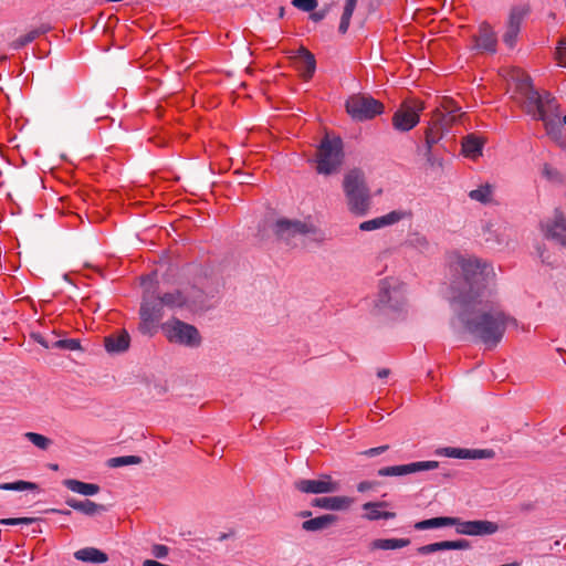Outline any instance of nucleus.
<instances>
[{
	"mask_svg": "<svg viewBox=\"0 0 566 566\" xmlns=\"http://www.w3.org/2000/svg\"><path fill=\"white\" fill-rule=\"evenodd\" d=\"M272 231L275 238L286 245H292L294 239L298 235L313 234L317 241L324 239L322 232L313 223L297 219L279 218L272 224Z\"/></svg>",
	"mask_w": 566,
	"mask_h": 566,
	"instance_id": "39448f33",
	"label": "nucleus"
},
{
	"mask_svg": "<svg viewBox=\"0 0 566 566\" xmlns=\"http://www.w3.org/2000/svg\"><path fill=\"white\" fill-rule=\"evenodd\" d=\"M470 542L467 539L446 541V548L448 549H468L470 548Z\"/></svg>",
	"mask_w": 566,
	"mask_h": 566,
	"instance_id": "de8ad7c7",
	"label": "nucleus"
},
{
	"mask_svg": "<svg viewBox=\"0 0 566 566\" xmlns=\"http://www.w3.org/2000/svg\"><path fill=\"white\" fill-rule=\"evenodd\" d=\"M560 124H565L566 125V115L563 117V120H560Z\"/></svg>",
	"mask_w": 566,
	"mask_h": 566,
	"instance_id": "e2e57ef3",
	"label": "nucleus"
},
{
	"mask_svg": "<svg viewBox=\"0 0 566 566\" xmlns=\"http://www.w3.org/2000/svg\"><path fill=\"white\" fill-rule=\"evenodd\" d=\"M63 484L72 492L82 495H95L99 492V486L94 483H86L74 479L64 480Z\"/></svg>",
	"mask_w": 566,
	"mask_h": 566,
	"instance_id": "393cba45",
	"label": "nucleus"
},
{
	"mask_svg": "<svg viewBox=\"0 0 566 566\" xmlns=\"http://www.w3.org/2000/svg\"><path fill=\"white\" fill-rule=\"evenodd\" d=\"M433 120L438 124H442L446 132L458 120L459 117L444 113L441 108H436L432 113Z\"/></svg>",
	"mask_w": 566,
	"mask_h": 566,
	"instance_id": "473e14b6",
	"label": "nucleus"
},
{
	"mask_svg": "<svg viewBox=\"0 0 566 566\" xmlns=\"http://www.w3.org/2000/svg\"><path fill=\"white\" fill-rule=\"evenodd\" d=\"M32 338L39 343L40 345H42L44 348H50V347H53L52 344H50L45 337L41 334H32Z\"/></svg>",
	"mask_w": 566,
	"mask_h": 566,
	"instance_id": "6e6d98bb",
	"label": "nucleus"
},
{
	"mask_svg": "<svg viewBox=\"0 0 566 566\" xmlns=\"http://www.w3.org/2000/svg\"><path fill=\"white\" fill-rule=\"evenodd\" d=\"M424 109L423 103L418 99L406 101L395 112L392 126L399 132H409L420 120V113Z\"/></svg>",
	"mask_w": 566,
	"mask_h": 566,
	"instance_id": "1a4fd4ad",
	"label": "nucleus"
},
{
	"mask_svg": "<svg viewBox=\"0 0 566 566\" xmlns=\"http://www.w3.org/2000/svg\"><path fill=\"white\" fill-rule=\"evenodd\" d=\"M410 544L409 538H377L370 543L371 549H398Z\"/></svg>",
	"mask_w": 566,
	"mask_h": 566,
	"instance_id": "a878e982",
	"label": "nucleus"
},
{
	"mask_svg": "<svg viewBox=\"0 0 566 566\" xmlns=\"http://www.w3.org/2000/svg\"><path fill=\"white\" fill-rule=\"evenodd\" d=\"M343 188L349 210L355 214H365L369 208L370 196L363 170H349L344 177Z\"/></svg>",
	"mask_w": 566,
	"mask_h": 566,
	"instance_id": "7ed1b4c3",
	"label": "nucleus"
},
{
	"mask_svg": "<svg viewBox=\"0 0 566 566\" xmlns=\"http://www.w3.org/2000/svg\"><path fill=\"white\" fill-rule=\"evenodd\" d=\"M483 143L474 135H468L462 142V153L470 158L482 155Z\"/></svg>",
	"mask_w": 566,
	"mask_h": 566,
	"instance_id": "bb28decb",
	"label": "nucleus"
},
{
	"mask_svg": "<svg viewBox=\"0 0 566 566\" xmlns=\"http://www.w3.org/2000/svg\"><path fill=\"white\" fill-rule=\"evenodd\" d=\"M494 457V451L491 449H469L467 459H491Z\"/></svg>",
	"mask_w": 566,
	"mask_h": 566,
	"instance_id": "c03bdc74",
	"label": "nucleus"
},
{
	"mask_svg": "<svg viewBox=\"0 0 566 566\" xmlns=\"http://www.w3.org/2000/svg\"><path fill=\"white\" fill-rule=\"evenodd\" d=\"M163 332L170 343L198 347L201 343L199 331L188 323L174 318L163 324Z\"/></svg>",
	"mask_w": 566,
	"mask_h": 566,
	"instance_id": "0eeeda50",
	"label": "nucleus"
},
{
	"mask_svg": "<svg viewBox=\"0 0 566 566\" xmlns=\"http://www.w3.org/2000/svg\"><path fill=\"white\" fill-rule=\"evenodd\" d=\"M406 245L421 253L427 252L430 248V243L427 237L418 232L409 235L408 240L406 241Z\"/></svg>",
	"mask_w": 566,
	"mask_h": 566,
	"instance_id": "2f4dec72",
	"label": "nucleus"
},
{
	"mask_svg": "<svg viewBox=\"0 0 566 566\" xmlns=\"http://www.w3.org/2000/svg\"><path fill=\"white\" fill-rule=\"evenodd\" d=\"M403 218V213L401 211H391L385 216L364 221L359 224V229L361 231H373L376 229H380L387 226H391Z\"/></svg>",
	"mask_w": 566,
	"mask_h": 566,
	"instance_id": "aec40b11",
	"label": "nucleus"
},
{
	"mask_svg": "<svg viewBox=\"0 0 566 566\" xmlns=\"http://www.w3.org/2000/svg\"><path fill=\"white\" fill-rule=\"evenodd\" d=\"M328 9H322L318 11H312L310 14V19L314 22H319L327 15Z\"/></svg>",
	"mask_w": 566,
	"mask_h": 566,
	"instance_id": "603ef678",
	"label": "nucleus"
},
{
	"mask_svg": "<svg viewBox=\"0 0 566 566\" xmlns=\"http://www.w3.org/2000/svg\"><path fill=\"white\" fill-rule=\"evenodd\" d=\"M545 237L566 247V217L560 210L556 209L553 221L546 224Z\"/></svg>",
	"mask_w": 566,
	"mask_h": 566,
	"instance_id": "dca6fc26",
	"label": "nucleus"
},
{
	"mask_svg": "<svg viewBox=\"0 0 566 566\" xmlns=\"http://www.w3.org/2000/svg\"><path fill=\"white\" fill-rule=\"evenodd\" d=\"M388 506L387 502H367L363 505L366 511L364 517L368 521H377L380 518L390 520L396 516L395 512L381 511V507Z\"/></svg>",
	"mask_w": 566,
	"mask_h": 566,
	"instance_id": "412c9836",
	"label": "nucleus"
},
{
	"mask_svg": "<svg viewBox=\"0 0 566 566\" xmlns=\"http://www.w3.org/2000/svg\"><path fill=\"white\" fill-rule=\"evenodd\" d=\"M515 94L522 111L532 116L533 119L543 122L551 138L559 139L562 136V113L556 97L547 91L543 93L537 91L532 83V78L526 74L517 80Z\"/></svg>",
	"mask_w": 566,
	"mask_h": 566,
	"instance_id": "f03ea898",
	"label": "nucleus"
},
{
	"mask_svg": "<svg viewBox=\"0 0 566 566\" xmlns=\"http://www.w3.org/2000/svg\"><path fill=\"white\" fill-rule=\"evenodd\" d=\"M357 1L358 0H346V2H345L344 11H343L339 27H338V31L343 34L346 33L349 28L350 19L356 9Z\"/></svg>",
	"mask_w": 566,
	"mask_h": 566,
	"instance_id": "7c9ffc66",
	"label": "nucleus"
},
{
	"mask_svg": "<svg viewBox=\"0 0 566 566\" xmlns=\"http://www.w3.org/2000/svg\"><path fill=\"white\" fill-rule=\"evenodd\" d=\"M38 485L32 482L27 481H17L10 483H0V490L6 491H25V490H35Z\"/></svg>",
	"mask_w": 566,
	"mask_h": 566,
	"instance_id": "f704fd0d",
	"label": "nucleus"
},
{
	"mask_svg": "<svg viewBox=\"0 0 566 566\" xmlns=\"http://www.w3.org/2000/svg\"><path fill=\"white\" fill-rule=\"evenodd\" d=\"M438 467V461H419L408 464L384 467L377 471V474L379 476H401L420 471L436 470Z\"/></svg>",
	"mask_w": 566,
	"mask_h": 566,
	"instance_id": "ddd939ff",
	"label": "nucleus"
},
{
	"mask_svg": "<svg viewBox=\"0 0 566 566\" xmlns=\"http://www.w3.org/2000/svg\"><path fill=\"white\" fill-rule=\"evenodd\" d=\"M389 373H390L389 369L384 368V369H380L377 375L379 378H386L389 375Z\"/></svg>",
	"mask_w": 566,
	"mask_h": 566,
	"instance_id": "bf43d9fd",
	"label": "nucleus"
},
{
	"mask_svg": "<svg viewBox=\"0 0 566 566\" xmlns=\"http://www.w3.org/2000/svg\"><path fill=\"white\" fill-rule=\"evenodd\" d=\"M405 304V292L397 279L386 277L379 282L376 306L391 311H400Z\"/></svg>",
	"mask_w": 566,
	"mask_h": 566,
	"instance_id": "6e6552de",
	"label": "nucleus"
},
{
	"mask_svg": "<svg viewBox=\"0 0 566 566\" xmlns=\"http://www.w3.org/2000/svg\"><path fill=\"white\" fill-rule=\"evenodd\" d=\"M66 504L73 510H76L82 513L84 501H78L76 499L71 497L66 500Z\"/></svg>",
	"mask_w": 566,
	"mask_h": 566,
	"instance_id": "5fc2aeb1",
	"label": "nucleus"
},
{
	"mask_svg": "<svg viewBox=\"0 0 566 566\" xmlns=\"http://www.w3.org/2000/svg\"><path fill=\"white\" fill-rule=\"evenodd\" d=\"M453 523H455L454 517L439 516L417 522L415 524V528L418 531H424L443 526H452Z\"/></svg>",
	"mask_w": 566,
	"mask_h": 566,
	"instance_id": "cd10ccee",
	"label": "nucleus"
},
{
	"mask_svg": "<svg viewBox=\"0 0 566 566\" xmlns=\"http://www.w3.org/2000/svg\"><path fill=\"white\" fill-rule=\"evenodd\" d=\"M53 512H56V513H60V514H64V515H70L71 514V511H63V510H52Z\"/></svg>",
	"mask_w": 566,
	"mask_h": 566,
	"instance_id": "680f3d73",
	"label": "nucleus"
},
{
	"mask_svg": "<svg viewBox=\"0 0 566 566\" xmlns=\"http://www.w3.org/2000/svg\"><path fill=\"white\" fill-rule=\"evenodd\" d=\"M151 553L156 558H166L169 553V548L163 544H155L151 548Z\"/></svg>",
	"mask_w": 566,
	"mask_h": 566,
	"instance_id": "09e8293b",
	"label": "nucleus"
},
{
	"mask_svg": "<svg viewBox=\"0 0 566 566\" xmlns=\"http://www.w3.org/2000/svg\"><path fill=\"white\" fill-rule=\"evenodd\" d=\"M555 59L560 66H566V36L559 40L555 52Z\"/></svg>",
	"mask_w": 566,
	"mask_h": 566,
	"instance_id": "a18cd8bd",
	"label": "nucleus"
},
{
	"mask_svg": "<svg viewBox=\"0 0 566 566\" xmlns=\"http://www.w3.org/2000/svg\"><path fill=\"white\" fill-rule=\"evenodd\" d=\"M455 523L452 526H455V532L461 535L469 536H483V535H492L497 532L499 525L491 521H462L459 517H454Z\"/></svg>",
	"mask_w": 566,
	"mask_h": 566,
	"instance_id": "f8f14e48",
	"label": "nucleus"
},
{
	"mask_svg": "<svg viewBox=\"0 0 566 566\" xmlns=\"http://www.w3.org/2000/svg\"><path fill=\"white\" fill-rule=\"evenodd\" d=\"M160 298L164 305L170 308L181 307L188 303V297L180 291L165 293Z\"/></svg>",
	"mask_w": 566,
	"mask_h": 566,
	"instance_id": "c756f323",
	"label": "nucleus"
},
{
	"mask_svg": "<svg viewBox=\"0 0 566 566\" xmlns=\"http://www.w3.org/2000/svg\"><path fill=\"white\" fill-rule=\"evenodd\" d=\"M371 488V483L368 481H363L357 485V490L359 492H365Z\"/></svg>",
	"mask_w": 566,
	"mask_h": 566,
	"instance_id": "4d7b16f0",
	"label": "nucleus"
},
{
	"mask_svg": "<svg viewBox=\"0 0 566 566\" xmlns=\"http://www.w3.org/2000/svg\"><path fill=\"white\" fill-rule=\"evenodd\" d=\"M543 176L547 180L555 182V184L564 182V176L562 175V172L548 164H545L543 167Z\"/></svg>",
	"mask_w": 566,
	"mask_h": 566,
	"instance_id": "4c0bfd02",
	"label": "nucleus"
},
{
	"mask_svg": "<svg viewBox=\"0 0 566 566\" xmlns=\"http://www.w3.org/2000/svg\"><path fill=\"white\" fill-rule=\"evenodd\" d=\"M338 521V516L334 514H324L314 518L306 520L302 523V528L306 532L322 531Z\"/></svg>",
	"mask_w": 566,
	"mask_h": 566,
	"instance_id": "4be33fe9",
	"label": "nucleus"
},
{
	"mask_svg": "<svg viewBox=\"0 0 566 566\" xmlns=\"http://www.w3.org/2000/svg\"><path fill=\"white\" fill-rule=\"evenodd\" d=\"M346 112L358 122L369 120L384 113V104L368 95L356 94L345 104Z\"/></svg>",
	"mask_w": 566,
	"mask_h": 566,
	"instance_id": "423d86ee",
	"label": "nucleus"
},
{
	"mask_svg": "<svg viewBox=\"0 0 566 566\" xmlns=\"http://www.w3.org/2000/svg\"><path fill=\"white\" fill-rule=\"evenodd\" d=\"M353 502L354 500L348 496L316 497L312 501V506L331 511H342L347 510Z\"/></svg>",
	"mask_w": 566,
	"mask_h": 566,
	"instance_id": "6ab92c4d",
	"label": "nucleus"
},
{
	"mask_svg": "<svg viewBox=\"0 0 566 566\" xmlns=\"http://www.w3.org/2000/svg\"><path fill=\"white\" fill-rule=\"evenodd\" d=\"M469 197L474 201L489 205L493 200V187L490 184L482 185L478 189L471 190Z\"/></svg>",
	"mask_w": 566,
	"mask_h": 566,
	"instance_id": "c85d7f7f",
	"label": "nucleus"
},
{
	"mask_svg": "<svg viewBox=\"0 0 566 566\" xmlns=\"http://www.w3.org/2000/svg\"><path fill=\"white\" fill-rule=\"evenodd\" d=\"M438 108H441L444 113L450 115L452 114L457 117H461V114L459 113L461 107L450 97H443Z\"/></svg>",
	"mask_w": 566,
	"mask_h": 566,
	"instance_id": "58836bf2",
	"label": "nucleus"
},
{
	"mask_svg": "<svg viewBox=\"0 0 566 566\" xmlns=\"http://www.w3.org/2000/svg\"><path fill=\"white\" fill-rule=\"evenodd\" d=\"M343 159V140L339 137L325 135L316 150V171L322 175H332L339 169Z\"/></svg>",
	"mask_w": 566,
	"mask_h": 566,
	"instance_id": "20e7f679",
	"label": "nucleus"
},
{
	"mask_svg": "<svg viewBox=\"0 0 566 566\" xmlns=\"http://www.w3.org/2000/svg\"><path fill=\"white\" fill-rule=\"evenodd\" d=\"M440 551H447L446 541L427 544L417 548L419 555H429Z\"/></svg>",
	"mask_w": 566,
	"mask_h": 566,
	"instance_id": "ea45409f",
	"label": "nucleus"
},
{
	"mask_svg": "<svg viewBox=\"0 0 566 566\" xmlns=\"http://www.w3.org/2000/svg\"><path fill=\"white\" fill-rule=\"evenodd\" d=\"M439 453L449 458L467 459V455H469V449L448 447L443 448Z\"/></svg>",
	"mask_w": 566,
	"mask_h": 566,
	"instance_id": "79ce46f5",
	"label": "nucleus"
},
{
	"mask_svg": "<svg viewBox=\"0 0 566 566\" xmlns=\"http://www.w3.org/2000/svg\"><path fill=\"white\" fill-rule=\"evenodd\" d=\"M311 515H312V512H311V511H302V512L300 513V516H302V517H308V516H311Z\"/></svg>",
	"mask_w": 566,
	"mask_h": 566,
	"instance_id": "052dcab7",
	"label": "nucleus"
},
{
	"mask_svg": "<svg viewBox=\"0 0 566 566\" xmlns=\"http://www.w3.org/2000/svg\"><path fill=\"white\" fill-rule=\"evenodd\" d=\"M528 9L525 7H513L510 11L509 20L506 23V31L503 34V42L509 46L513 48L516 43L517 35L521 30L522 21L527 14Z\"/></svg>",
	"mask_w": 566,
	"mask_h": 566,
	"instance_id": "4468645a",
	"label": "nucleus"
},
{
	"mask_svg": "<svg viewBox=\"0 0 566 566\" xmlns=\"http://www.w3.org/2000/svg\"><path fill=\"white\" fill-rule=\"evenodd\" d=\"M164 303L160 297L145 300L140 306V323L138 329L143 334H153L157 323L163 317Z\"/></svg>",
	"mask_w": 566,
	"mask_h": 566,
	"instance_id": "9d476101",
	"label": "nucleus"
},
{
	"mask_svg": "<svg viewBox=\"0 0 566 566\" xmlns=\"http://www.w3.org/2000/svg\"><path fill=\"white\" fill-rule=\"evenodd\" d=\"M46 31H48V28L41 27V28H36V29L29 31L27 34H28L29 39L31 40V42H33L40 35L44 34Z\"/></svg>",
	"mask_w": 566,
	"mask_h": 566,
	"instance_id": "864d4df0",
	"label": "nucleus"
},
{
	"mask_svg": "<svg viewBox=\"0 0 566 566\" xmlns=\"http://www.w3.org/2000/svg\"><path fill=\"white\" fill-rule=\"evenodd\" d=\"M451 269L459 275L452 282L454 318L461 331L472 340L486 348L496 347L509 326L517 327V321L505 313L489 287L491 266L476 258L458 255Z\"/></svg>",
	"mask_w": 566,
	"mask_h": 566,
	"instance_id": "f257e3e1",
	"label": "nucleus"
},
{
	"mask_svg": "<svg viewBox=\"0 0 566 566\" xmlns=\"http://www.w3.org/2000/svg\"><path fill=\"white\" fill-rule=\"evenodd\" d=\"M294 489L305 494L334 493L339 490V483L329 474H321L318 479H298L293 483Z\"/></svg>",
	"mask_w": 566,
	"mask_h": 566,
	"instance_id": "9b49d317",
	"label": "nucleus"
},
{
	"mask_svg": "<svg viewBox=\"0 0 566 566\" xmlns=\"http://www.w3.org/2000/svg\"><path fill=\"white\" fill-rule=\"evenodd\" d=\"M130 336L127 331L122 329L104 338V346L109 354H120L129 348Z\"/></svg>",
	"mask_w": 566,
	"mask_h": 566,
	"instance_id": "a211bd4d",
	"label": "nucleus"
},
{
	"mask_svg": "<svg viewBox=\"0 0 566 566\" xmlns=\"http://www.w3.org/2000/svg\"><path fill=\"white\" fill-rule=\"evenodd\" d=\"M77 560L85 563L103 564L108 560V555L95 547H84L74 553Z\"/></svg>",
	"mask_w": 566,
	"mask_h": 566,
	"instance_id": "5701e85b",
	"label": "nucleus"
},
{
	"mask_svg": "<svg viewBox=\"0 0 566 566\" xmlns=\"http://www.w3.org/2000/svg\"><path fill=\"white\" fill-rule=\"evenodd\" d=\"M106 510H107L106 506L103 504H97L91 500H84L82 513L87 516H94L96 514L106 512Z\"/></svg>",
	"mask_w": 566,
	"mask_h": 566,
	"instance_id": "e433bc0d",
	"label": "nucleus"
},
{
	"mask_svg": "<svg viewBox=\"0 0 566 566\" xmlns=\"http://www.w3.org/2000/svg\"><path fill=\"white\" fill-rule=\"evenodd\" d=\"M295 66L300 71L304 81H308L313 77L316 70V60L313 53L306 48L300 46L294 56Z\"/></svg>",
	"mask_w": 566,
	"mask_h": 566,
	"instance_id": "2eb2a0df",
	"label": "nucleus"
},
{
	"mask_svg": "<svg viewBox=\"0 0 566 566\" xmlns=\"http://www.w3.org/2000/svg\"><path fill=\"white\" fill-rule=\"evenodd\" d=\"M474 41L478 49L492 53L496 51V34L488 22L480 24L479 32L474 35Z\"/></svg>",
	"mask_w": 566,
	"mask_h": 566,
	"instance_id": "f3484780",
	"label": "nucleus"
},
{
	"mask_svg": "<svg viewBox=\"0 0 566 566\" xmlns=\"http://www.w3.org/2000/svg\"><path fill=\"white\" fill-rule=\"evenodd\" d=\"M29 43H31V40L29 39L28 34H23L11 42L10 46L13 50H20L24 46H27Z\"/></svg>",
	"mask_w": 566,
	"mask_h": 566,
	"instance_id": "8fccbe9b",
	"label": "nucleus"
},
{
	"mask_svg": "<svg viewBox=\"0 0 566 566\" xmlns=\"http://www.w3.org/2000/svg\"><path fill=\"white\" fill-rule=\"evenodd\" d=\"M292 4L304 12H312L316 9L318 2L317 0H292Z\"/></svg>",
	"mask_w": 566,
	"mask_h": 566,
	"instance_id": "37998d69",
	"label": "nucleus"
},
{
	"mask_svg": "<svg viewBox=\"0 0 566 566\" xmlns=\"http://www.w3.org/2000/svg\"><path fill=\"white\" fill-rule=\"evenodd\" d=\"M235 532L233 530H231L230 532L228 533H221L219 536H218V541L219 542H223L232 536H234Z\"/></svg>",
	"mask_w": 566,
	"mask_h": 566,
	"instance_id": "13d9d810",
	"label": "nucleus"
},
{
	"mask_svg": "<svg viewBox=\"0 0 566 566\" xmlns=\"http://www.w3.org/2000/svg\"><path fill=\"white\" fill-rule=\"evenodd\" d=\"M36 521L34 517H9V518H1L0 524L1 525H20V524H32Z\"/></svg>",
	"mask_w": 566,
	"mask_h": 566,
	"instance_id": "49530a36",
	"label": "nucleus"
},
{
	"mask_svg": "<svg viewBox=\"0 0 566 566\" xmlns=\"http://www.w3.org/2000/svg\"><path fill=\"white\" fill-rule=\"evenodd\" d=\"M388 449H389V446L385 444V446H380V447H376V448H370V449L361 452V454L367 455V457H376V455L384 453Z\"/></svg>",
	"mask_w": 566,
	"mask_h": 566,
	"instance_id": "3c124183",
	"label": "nucleus"
},
{
	"mask_svg": "<svg viewBox=\"0 0 566 566\" xmlns=\"http://www.w3.org/2000/svg\"><path fill=\"white\" fill-rule=\"evenodd\" d=\"M25 438L41 450H46L51 446V440L40 433L27 432Z\"/></svg>",
	"mask_w": 566,
	"mask_h": 566,
	"instance_id": "c9c22d12",
	"label": "nucleus"
},
{
	"mask_svg": "<svg viewBox=\"0 0 566 566\" xmlns=\"http://www.w3.org/2000/svg\"><path fill=\"white\" fill-rule=\"evenodd\" d=\"M444 133L446 129L442 127V124H438L431 118L424 132V140L428 154L431 153L432 147L443 137Z\"/></svg>",
	"mask_w": 566,
	"mask_h": 566,
	"instance_id": "b1692460",
	"label": "nucleus"
},
{
	"mask_svg": "<svg viewBox=\"0 0 566 566\" xmlns=\"http://www.w3.org/2000/svg\"><path fill=\"white\" fill-rule=\"evenodd\" d=\"M143 460L138 455H124V457H116L111 458L108 460V467L111 468H119L124 465H132V464H139Z\"/></svg>",
	"mask_w": 566,
	"mask_h": 566,
	"instance_id": "72a5a7b5",
	"label": "nucleus"
},
{
	"mask_svg": "<svg viewBox=\"0 0 566 566\" xmlns=\"http://www.w3.org/2000/svg\"><path fill=\"white\" fill-rule=\"evenodd\" d=\"M53 347L62 348L66 350H77L81 348V344L78 339L69 338V339H60L52 344Z\"/></svg>",
	"mask_w": 566,
	"mask_h": 566,
	"instance_id": "a19ab883",
	"label": "nucleus"
}]
</instances>
